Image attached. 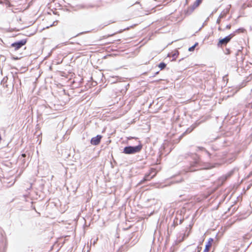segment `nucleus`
I'll return each instance as SVG.
<instances>
[{
  "label": "nucleus",
  "mask_w": 252,
  "mask_h": 252,
  "mask_svg": "<svg viewBox=\"0 0 252 252\" xmlns=\"http://www.w3.org/2000/svg\"><path fill=\"white\" fill-rule=\"evenodd\" d=\"M142 148V145L140 144L136 146H128L124 149V153L126 154H134L139 152Z\"/></svg>",
  "instance_id": "f257e3e1"
},
{
  "label": "nucleus",
  "mask_w": 252,
  "mask_h": 252,
  "mask_svg": "<svg viewBox=\"0 0 252 252\" xmlns=\"http://www.w3.org/2000/svg\"><path fill=\"white\" fill-rule=\"evenodd\" d=\"M27 39H23L18 42H16L11 44V47L14 48V50L17 51L21 48L23 45H25L27 43Z\"/></svg>",
  "instance_id": "f03ea898"
},
{
  "label": "nucleus",
  "mask_w": 252,
  "mask_h": 252,
  "mask_svg": "<svg viewBox=\"0 0 252 252\" xmlns=\"http://www.w3.org/2000/svg\"><path fill=\"white\" fill-rule=\"evenodd\" d=\"M232 38H233V35L229 34L224 38L220 39L218 43V46H220L222 45H226L230 41Z\"/></svg>",
  "instance_id": "7ed1b4c3"
},
{
  "label": "nucleus",
  "mask_w": 252,
  "mask_h": 252,
  "mask_svg": "<svg viewBox=\"0 0 252 252\" xmlns=\"http://www.w3.org/2000/svg\"><path fill=\"white\" fill-rule=\"evenodd\" d=\"M102 136L100 135H97L96 136L92 138L91 143L92 145H97L100 143Z\"/></svg>",
  "instance_id": "20e7f679"
},
{
  "label": "nucleus",
  "mask_w": 252,
  "mask_h": 252,
  "mask_svg": "<svg viewBox=\"0 0 252 252\" xmlns=\"http://www.w3.org/2000/svg\"><path fill=\"white\" fill-rule=\"evenodd\" d=\"M156 174V173L155 170H152L151 171V172L148 174L146 175L144 178V181H148L150 179H152Z\"/></svg>",
  "instance_id": "39448f33"
},
{
  "label": "nucleus",
  "mask_w": 252,
  "mask_h": 252,
  "mask_svg": "<svg viewBox=\"0 0 252 252\" xmlns=\"http://www.w3.org/2000/svg\"><path fill=\"white\" fill-rule=\"evenodd\" d=\"M246 30L243 28H239L237 30H235L234 32H233L232 33H230L231 34L233 35V37L235 36V35L242 33H244L246 32Z\"/></svg>",
  "instance_id": "423d86ee"
},
{
  "label": "nucleus",
  "mask_w": 252,
  "mask_h": 252,
  "mask_svg": "<svg viewBox=\"0 0 252 252\" xmlns=\"http://www.w3.org/2000/svg\"><path fill=\"white\" fill-rule=\"evenodd\" d=\"M213 241V239L212 238H210L207 244L205 246V248L203 251V252H208L210 248L212 246V242Z\"/></svg>",
  "instance_id": "0eeeda50"
},
{
  "label": "nucleus",
  "mask_w": 252,
  "mask_h": 252,
  "mask_svg": "<svg viewBox=\"0 0 252 252\" xmlns=\"http://www.w3.org/2000/svg\"><path fill=\"white\" fill-rule=\"evenodd\" d=\"M203 0H196L192 5L193 9L197 7L202 2Z\"/></svg>",
  "instance_id": "6e6552de"
},
{
  "label": "nucleus",
  "mask_w": 252,
  "mask_h": 252,
  "mask_svg": "<svg viewBox=\"0 0 252 252\" xmlns=\"http://www.w3.org/2000/svg\"><path fill=\"white\" fill-rule=\"evenodd\" d=\"M158 66L160 68L161 70H162L166 67V64L164 63H160L158 64Z\"/></svg>",
  "instance_id": "1a4fd4ad"
},
{
  "label": "nucleus",
  "mask_w": 252,
  "mask_h": 252,
  "mask_svg": "<svg viewBox=\"0 0 252 252\" xmlns=\"http://www.w3.org/2000/svg\"><path fill=\"white\" fill-rule=\"evenodd\" d=\"M197 45H198V43L197 42V43H195L193 46H191V47H189V51H190V52L193 51H194V49H195V47H196V46H197Z\"/></svg>",
  "instance_id": "9d476101"
},
{
  "label": "nucleus",
  "mask_w": 252,
  "mask_h": 252,
  "mask_svg": "<svg viewBox=\"0 0 252 252\" xmlns=\"http://www.w3.org/2000/svg\"><path fill=\"white\" fill-rule=\"evenodd\" d=\"M89 82L91 83L92 85L93 86H95L97 84V82L94 81V80H90Z\"/></svg>",
  "instance_id": "9b49d317"
},
{
  "label": "nucleus",
  "mask_w": 252,
  "mask_h": 252,
  "mask_svg": "<svg viewBox=\"0 0 252 252\" xmlns=\"http://www.w3.org/2000/svg\"><path fill=\"white\" fill-rule=\"evenodd\" d=\"M179 55L178 51H176L172 55L173 57H177Z\"/></svg>",
  "instance_id": "f8f14e48"
},
{
  "label": "nucleus",
  "mask_w": 252,
  "mask_h": 252,
  "mask_svg": "<svg viewBox=\"0 0 252 252\" xmlns=\"http://www.w3.org/2000/svg\"><path fill=\"white\" fill-rule=\"evenodd\" d=\"M12 59L14 60H18L20 59V58H18V57H14V56L12 57Z\"/></svg>",
  "instance_id": "ddd939ff"
},
{
  "label": "nucleus",
  "mask_w": 252,
  "mask_h": 252,
  "mask_svg": "<svg viewBox=\"0 0 252 252\" xmlns=\"http://www.w3.org/2000/svg\"><path fill=\"white\" fill-rule=\"evenodd\" d=\"M231 28V25L229 24L226 26V28L228 30H230Z\"/></svg>",
  "instance_id": "4468645a"
},
{
  "label": "nucleus",
  "mask_w": 252,
  "mask_h": 252,
  "mask_svg": "<svg viewBox=\"0 0 252 252\" xmlns=\"http://www.w3.org/2000/svg\"><path fill=\"white\" fill-rule=\"evenodd\" d=\"M4 80H2L1 82V84L4 85Z\"/></svg>",
  "instance_id": "2eb2a0df"
},
{
  "label": "nucleus",
  "mask_w": 252,
  "mask_h": 252,
  "mask_svg": "<svg viewBox=\"0 0 252 252\" xmlns=\"http://www.w3.org/2000/svg\"><path fill=\"white\" fill-rule=\"evenodd\" d=\"M197 249H198V252H199L201 248H199V247H197Z\"/></svg>",
  "instance_id": "dca6fc26"
},
{
  "label": "nucleus",
  "mask_w": 252,
  "mask_h": 252,
  "mask_svg": "<svg viewBox=\"0 0 252 252\" xmlns=\"http://www.w3.org/2000/svg\"><path fill=\"white\" fill-rule=\"evenodd\" d=\"M22 156H23V157H25V156H26V155H25V154H23V155H22Z\"/></svg>",
  "instance_id": "f3484780"
}]
</instances>
